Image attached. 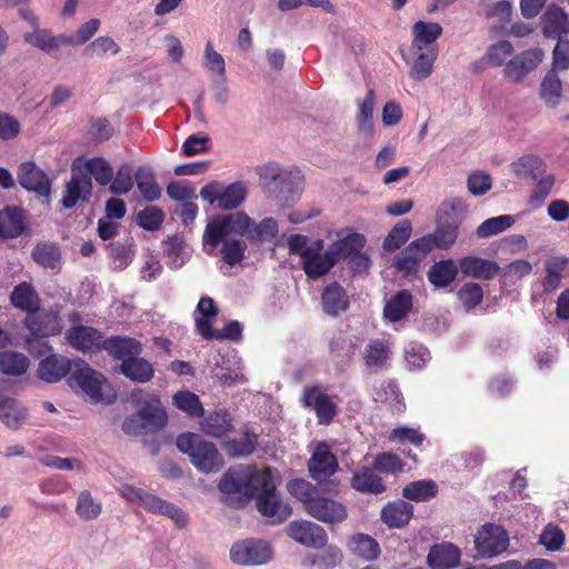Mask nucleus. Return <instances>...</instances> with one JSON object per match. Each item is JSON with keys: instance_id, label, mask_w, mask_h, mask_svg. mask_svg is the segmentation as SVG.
I'll use <instances>...</instances> for the list:
<instances>
[{"instance_id": "6e6d98bb", "label": "nucleus", "mask_w": 569, "mask_h": 569, "mask_svg": "<svg viewBox=\"0 0 569 569\" xmlns=\"http://www.w3.org/2000/svg\"><path fill=\"white\" fill-rule=\"evenodd\" d=\"M345 559L343 552L337 546H325L322 551L311 559V565L320 569H333L339 567Z\"/></svg>"}, {"instance_id": "412c9836", "label": "nucleus", "mask_w": 569, "mask_h": 569, "mask_svg": "<svg viewBox=\"0 0 569 569\" xmlns=\"http://www.w3.org/2000/svg\"><path fill=\"white\" fill-rule=\"evenodd\" d=\"M542 33L548 39L569 38V17L559 6L551 4L541 17Z\"/></svg>"}, {"instance_id": "c756f323", "label": "nucleus", "mask_w": 569, "mask_h": 569, "mask_svg": "<svg viewBox=\"0 0 569 569\" xmlns=\"http://www.w3.org/2000/svg\"><path fill=\"white\" fill-rule=\"evenodd\" d=\"M27 417L28 410L20 401L11 397L0 399V419L8 428L19 429Z\"/></svg>"}, {"instance_id": "3c124183", "label": "nucleus", "mask_w": 569, "mask_h": 569, "mask_svg": "<svg viewBox=\"0 0 569 569\" xmlns=\"http://www.w3.org/2000/svg\"><path fill=\"white\" fill-rule=\"evenodd\" d=\"M438 488L432 480H418L408 483L402 489V496L413 501H428L437 495Z\"/></svg>"}, {"instance_id": "13d9d810", "label": "nucleus", "mask_w": 569, "mask_h": 569, "mask_svg": "<svg viewBox=\"0 0 569 569\" xmlns=\"http://www.w3.org/2000/svg\"><path fill=\"white\" fill-rule=\"evenodd\" d=\"M101 503L92 498L90 491L83 490L79 493L76 506V513L82 520L88 521L97 519L101 513Z\"/></svg>"}, {"instance_id": "a211bd4d", "label": "nucleus", "mask_w": 569, "mask_h": 569, "mask_svg": "<svg viewBox=\"0 0 569 569\" xmlns=\"http://www.w3.org/2000/svg\"><path fill=\"white\" fill-rule=\"evenodd\" d=\"M306 511L325 523L341 522L347 518V510L342 503L318 495L307 501Z\"/></svg>"}, {"instance_id": "aec40b11", "label": "nucleus", "mask_w": 569, "mask_h": 569, "mask_svg": "<svg viewBox=\"0 0 569 569\" xmlns=\"http://www.w3.org/2000/svg\"><path fill=\"white\" fill-rule=\"evenodd\" d=\"M18 181L22 188L33 191L41 197H48L51 192L50 179L31 161L20 164Z\"/></svg>"}, {"instance_id": "4468645a", "label": "nucleus", "mask_w": 569, "mask_h": 569, "mask_svg": "<svg viewBox=\"0 0 569 569\" xmlns=\"http://www.w3.org/2000/svg\"><path fill=\"white\" fill-rule=\"evenodd\" d=\"M64 338L73 349L83 353H93L103 349L104 339L102 333L93 327L83 325L71 326L67 329Z\"/></svg>"}, {"instance_id": "2eb2a0df", "label": "nucleus", "mask_w": 569, "mask_h": 569, "mask_svg": "<svg viewBox=\"0 0 569 569\" xmlns=\"http://www.w3.org/2000/svg\"><path fill=\"white\" fill-rule=\"evenodd\" d=\"M310 477L319 485L326 482L338 469L336 456L327 443L316 446L308 462Z\"/></svg>"}, {"instance_id": "864d4df0", "label": "nucleus", "mask_w": 569, "mask_h": 569, "mask_svg": "<svg viewBox=\"0 0 569 569\" xmlns=\"http://www.w3.org/2000/svg\"><path fill=\"white\" fill-rule=\"evenodd\" d=\"M516 219L511 214H503L485 220L476 230L479 238H488L509 229Z\"/></svg>"}, {"instance_id": "4d7b16f0", "label": "nucleus", "mask_w": 569, "mask_h": 569, "mask_svg": "<svg viewBox=\"0 0 569 569\" xmlns=\"http://www.w3.org/2000/svg\"><path fill=\"white\" fill-rule=\"evenodd\" d=\"M411 222L407 219L398 222L388 233L383 241V248L387 251H395L407 242L411 234Z\"/></svg>"}, {"instance_id": "09e8293b", "label": "nucleus", "mask_w": 569, "mask_h": 569, "mask_svg": "<svg viewBox=\"0 0 569 569\" xmlns=\"http://www.w3.org/2000/svg\"><path fill=\"white\" fill-rule=\"evenodd\" d=\"M562 94V83L555 69L547 72L540 84V97L550 107H556Z\"/></svg>"}, {"instance_id": "680f3d73", "label": "nucleus", "mask_w": 569, "mask_h": 569, "mask_svg": "<svg viewBox=\"0 0 569 569\" xmlns=\"http://www.w3.org/2000/svg\"><path fill=\"white\" fill-rule=\"evenodd\" d=\"M457 296L462 306L470 310L481 303L483 290L479 283L468 282L458 290Z\"/></svg>"}, {"instance_id": "0e129e2a", "label": "nucleus", "mask_w": 569, "mask_h": 569, "mask_svg": "<svg viewBox=\"0 0 569 569\" xmlns=\"http://www.w3.org/2000/svg\"><path fill=\"white\" fill-rule=\"evenodd\" d=\"M513 53V46L507 40L491 44L486 52V59L491 66L500 67Z\"/></svg>"}, {"instance_id": "1a4fd4ad", "label": "nucleus", "mask_w": 569, "mask_h": 569, "mask_svg": "<svg viewBox=\"0 0 569 569\" xmlns=\"http://www.w3.org/2000/svg\"><path fill=\"white\" fill-rule=\"evenodd\" d=\"M475 546L481 557L491 558L507 550L509 537L501 526L488 523L478 530Z\"/></svg>"}, {"instance_id": "c03bdc74", "label": "nucleus", "mask_w": 569, "mask_h": 569, "mask_svg": "<svg viewBox=\"0 0 569 569\" xmlns=\"http://www.w3.org/2000/svg\"><path fill=\"white\" fill-rule=\"evenodd\" d=\"M92 183L90 178L72 177L67 184L66 193L62 197L61 203L66 209L73 208L78 200L87 199L91 194Z\"/></svg>"}, {"instance_id": "58836bf2", "label": "nucleus", "mask_w": 569, "mask_h": 569, "mask_svg": "<svg viewBox=\"0 0 569 569\" xmlns=\"http://www.w3.org/2000/svg\"><path fill=\"white\" fill-rule=\"evenodd\" d=\"M168 415L158 397L144 400V433L147 430L158 431L166 427Z\"/></svg>"}, {"instance_id": "f704fd0d", "label": "nucleus", "mask_w": 569, "mask_h": 569, "mask_svg": "<svg viewBox=\"0 0 569 569\" xmlns=\"http://www.w3.org/2000/svg\"><path fill=\"white\" fill-rule=\"evenodd\" d=\"M459 264L452 260H441L433 263L428 271V280L436 288L448 287L457 277Z\"/></svg>"}, {"instance_id": "c9c22d12", "label": "nucleus", "mask_w": 569, "mask_h": 569, "mask_svg": "<svg viewBox=\"0 0 569 569\" xmlns=\"http://www.w3.org/2000/svg\"><path fill=\"white\" fill-rule=\"evenodd\" d=\"M411 308L412 295L408 290L403 289L396 292L387 301L383 308V315L388 320L396 322L406 318Z\"/></svg>"}, {"instance_id": "a19ab883", "label": "nucleus", "mask_w": 569, "mask_h": 569, "mask_svg": "<svg viewBox=\"0 0 569 569\" xmlns=\"http://www.w3.org/2000/svg\"><path fill=\"white\" fill-rule=\"evenodd\" d=\"M257 445L258 436L246 430L241 437L226 441L223 448L229 457L246 458L254 452Z\"/></svg>"}, {"instance_id": "de8ad7c7", "label": "nucleus", "mask_w": 569, "mask_h": 569, "mask_svg": "<svg viewBox=\"0 0 569 569\" xmlns=\"http://www.w3.org/2000/svg\"><path fill=\"white\" fill-rule=\"evenodd\" d=\"M348 546L353 555L365 560H375L380 555L378 542L372 537L365 533L353 536Z\"/></svg>"}, {"instance_id": "c85d7f7f", "label": "nucleus", "mask_w": 569, "mask_h": 569, "mask_svg": "<svg viewBox=\"0 0 569 569\" xmlns=\"http://www.w3.org/2000/svg\"><path fill=\"white\" fill-rule=\"evenodd\" d=\"M512 173L518 179H538L547 171L546 162L536 154L527 153L510 164Z\"/></svg>"}, {"instance_id": "5fc2aeb1", "label": "nucleus", "mask_w": 569, "mask_h": 569, "mask_svg": "<svg viewBox=\"0 0 569 569\" xmlns=\"http://www.w3.org/2000/svg\"><path fill=\"white\" fill-rule=\"evenodd\" d=\"M278 222L276 219L268 217L262 219L259 223H253L250 227L249 240L252 242L271 241L278 234Z\"/></svg>"}, {"instance_id": "ddd939ff", "label": "nucleus", "mask_w": 569, "mask_h": 569, "mask_svg": "<svg viewBox=\"0 0 569 569\" xmlns=\"http://www.w3.org/2000/svg\"><path fill=\"white\" fill-rule=\"evenodd\" d=\"M301 403L305 408H312L318 422L329 425L337 415V406L331 398L322 392L320 386L306 387L302 391Z\"/></svg>"}, {"instance_id": "49530a36", "label": "nucleus", "mask_w": 569, "mask_h": 569, "mask_svg": "<svg viewBox=\"0 0 569 569\" xmlns=\"http://www.w3.org/2000/svg\"><path fill=\"white\" fill-rule=\"evenodd\" d=\"M391 349L382 339L371 340L365 348L363 359L368 367L382 368L389 359Z\"/></svg>"}, {"instance_id": "052dcab7", "label": "nucleus", "mask_w": 569, "mask_h": 569, "mask_svg": "<svg viewBox=\"0 0 569 569\" xmlns=\"http://www.w3.org/2000/svg\"><path fill=\"white\" fill-rule=\"evenodd\" d=\"M120 51V47L110 37L103 36L98 37L89 46L86 47L83 53L88 58L104 57L108 52L117 54Z\"/></svg>"}, {"instance_id": "393cba45", "label": "nucleus", "mask_w": 569, "mask_h": 569, "mask_svg": "<svg viewBox=\"0 0 569 569\" xmlns=\"http://www.w3.org/2000/svg\"><path fill=\"white\" fill-rule=\"evenodd\" d=\"M10 303L14 309L26 312L27 316L39 311L41 299L32 283L22 281L11 291Z\"/></svg>"}, {"instance_id": "603ef678", "label": "nucleus", "mask_w": 569, "mask_h": 569, "mask_svg": "<svg viewBox=\"0 0 569 569\" xmlns=\"http://www.w3.org/2000/svg\"><path fill=\"white\" fill-rule=\"evenodd\" d=\"M220 249L222 261L228 266H236L240 263L248 248L247 242L241 239L224 238Z\"/></svg>"}, {"instance_id": "9d476101", "label": "nucleus", "mask_w": 569, "mask_h": 569, "mask_svg": "<svg viewBox=\"0 0 569 569\" xmlns=\"http://www.w3.org/2000/svg\"><path fill=\"white\" fill-rule=\"evenodd\" d=\"M272 557L269 543L261 540H243L230 549V558L237 565L257 566L268 562Z\"/></svg>"}, {"instance_id": "473e14b6", "label": "nucleus", "mask_w": 569, "mask_h": 569, "mask_svg": "<svg viewBox=\"0 0 569 569\" xmlns=\"http://www.w3.org/2000/svg\"><path fill=\"white\" fill-rule=\"evenodd\" d=\"M459 560L460 551L452 543L433 546L428 553V563L432 569H448L455 567Z\"/></svg>"}, {"instance_id": "f257e3e1", "label": "nucleus", "mask_w": 569, "mask_h": 569, "mask_svg": "<svg viewBox=\"0 0 569 569\" xmlns=\"http://www.w3.org/2000/svg\"><path fill=\"white\" fill-rule=\"evenodd\" d=\"M260 183L269 198L282 207H289L300 198L303 176L297 168L268 163L260 169Z\"/></svg>"}, {"instance_id": "a878e982", "label": "nucleus", "mask_w": 569, "mask_h": 569, "mask_svg": "<svg viewBox=\"0 0 569 569\" xmlns=\"http://www.w3.org/2000/svg\"><path fill=\"white\" fill-rule=\"evenodd\" d=\"M200 421V430L212 438H222L227 436L233 428L232 418L224 409L203 413Z\"/></svg>"}, {"instance_id": "7ed1b4c3", "label": "nucleus", "mask_w": 569, "mask_h": 569, "mask_svg": "<svg viewBox=\"0 0 569 569\" xmlns=\"http://www.w3.org/2000/svg\"><path fill=\"white\" fill-rule=\"evenodd\" d=\"M99 27L100 20L93 18L82 23L73 36L63 33L54 36L50 30H42L33 34H28L26 37V43L53 58H58L62 47H73L86 43L96 34Z\"/></svg>"}, {"instance_id": "a18cd8bd", "label": "nucleus", "mask_w": 569, "mask_h": 569, "mask_svg": "<svg viewBox=\"0 0 569 569\" xmlns=\"http://www.w3.org/2000/svg\"><path fill=\"white\" fill-rule=\"evenodd\" d=\"M415 60L410 67L409 76L415 81H421L429 78L433 71V64L438 57V50H421L412 52Z\"/></svg>"}, {"instance_id": "6e6552de", "label": "nucleus", "mask_w": 569, "mask_h": 569, "mask_svg": "<svg viewBox=\"0 0 569 569\" xmlns=\"http://www.w3.org/2000/svg\"><path fill=\"white\" fill-rule=\"evenodd\" d=\"M23 327L29 331L27 342L58 336L62 332L63 323L59 310L41 309L27 315L22 321Z\"/></svg>"}, {"instance_id": "f3484780", "label": "nucleus", "mask_w": 569, "mask_h": 569, "mask_svg": "<svg viewBox=\"0 0 569 569\" xmlns=\"http://www.w3.org/2000/svg\"><path fill=\"white\" fill-rule=\"evenodd\" d=\"M323 241L318 240L303 252L302 269L311 279H318L327 274L336 264L327 249L323 253Z\"/></svg>"}, {"instance_id": "e2e57ef3", "label": "nucleus", "mask_w": 569, "mask_h": 569, "mask_svg": "<svg viewBox=\"0 0 569 569\" xmlns=\"http://www.w3.org/2000/svg\"><path fill=\"white\" fill-rule=\"evenodd\" d=\"M87 170L101 186H107L113 177L112 167L102 158H92L87 161Z\"/></svg>"}, {"instance_id": "4c0bfd02", "label": "nucleus", "mask_w": 569, "mask_h": 569, "mask_svg": "<svg viewBox=\"0 0 569 569\" xmlns=\"http://www.w3.org/2000/svg\"><path fill=\"white\" fill-rule=\"evenodd\" d=\"M30 367L29 358L19 351L6 350L0 352V372L6 376L19 377Z\"/></svg>"}, {"instance_id": "bb28decb", "label": "nucleus", "mask_w": 569, "mask_h": 569, "mask_svg": "<svg viewBox=\"0 0 569 569\" xmlns=\"http://www.w3.org/2000/svg\"><path fill=\"white\" fill-rule=\"evenodd\" d=\"M413 516V506L405 500L388 502L381 510V520L389 528H402Z\"/></svg>"}, {"instance_id": "b1692460", "label": "nucleus", "mask_w": 569, "mask_h": 569, "mask_svg": "<svg viewBox=\"0 0 569 569\" xmlns=\"http://www.w3.org/2000/svg\"><path fill=\"white\" fill-rule=\"evenodd\" d=\"M26 227V217L21 208L8 206L0 210V240L20 237Z\"/></svg>"}, {"instance_id": "ea45409f", "label": "nucleus", "mask_w": 569, "mask_h": 569, "mask_svg": "<svg viewBox=\"0 0 569 569\" xmlns=\"http://www.w3.org/2000/svg\"><path fill=\"white\" fill-rule=\"evenodd\" d=\"M31 256L39 266L47 269H57L61 262V250L56 242L43 241L37 243Z\"/></svg>"}, {"instance_id": "4be33fe9", "label": "nucleus", "mask_w": 569, "mask_h": 569, "mask_svg": "<svg viewBox=\"0 0 569 569\" xmlns=\"http://www.w3.org/2000/svg\"><path fill=\"white\" fill-rule=\"evenodd\" d=\"M411 52L421 50H438L436 41L442 34V27L438 22L417 21L412 26Z\"/></svg>"}, {"instance_id": "5701e85b", "label": "nucleus", "mask_w": 569, "mask_h": 569, "mask_svg": "<svg viewBox=\"0 0 569 569\" xmlns=\"http://www.w3.org/2000/svg\"><path fill=\"white\" fill-rule=\"evenodd\" d=\"M459 269L466 277L491 280L500 272V266L492 260L467 256L459 260Z\"/></svg>"}, {"instance_id": "37998d69", "label": "nucleus", "mask_w": 569, "mask_h": 569, "mask_svg": "<svg viewBox=\"0 0 569 569\" xmlns=\"http://www.w3.org/2000/svg\"><path fill=\"white\" fill-rule=\"evenodd\" d=\"M351 486L353 489L362 493L378 495L386 490L382 479L367 467L360 469L353 475Z\"/></svg>"}, {"instance_id": "0eeeda50", "label": "nucleus", "mask_w": 569, "mask_h": 569, "mask_svg": "<svg viewBox=\"0 0 569 569\" xmlns=\"http://www.w3.org/2000/svg\"><path fill=\"white\" fill-rule=\"evenodd\" d=\"M247 187L241 181H236L227 187L213 181L204 184L200 190V197L210 204H217L221 210H233L240 207L247 198Z\"/></svg>"}, {"instance_id": "f8f14e48", "label": "nucleus", "mask_w": 569, "mask_h": 569, "mask_svg": "<svg viewBox=\"0 0 569 569\" xmlns=\"http://www.w3.org/2000/svg\"><path fill=\"white\" fill-rule=\"evenodd\" d=\"M543 57L545 52L540 48L522 51L506 63L503 69L505 78L512 82L521 81L538 67Z\"/></svg>"}, {"instance_id": "423d86ee", "label": "nucleus", "mask_w": 569, "mask_h": 569, "mask_svg": "<svg viewBox=\"0 0 569 569\" xmlns=\"http://www.w3.org/2000/svg\"><path fill=\"white\" fill-rule=\"evenodd\" d=\"M262 470H256L251 466L238 465L229 468L220 479L218 489L224 495H238L244 501L253 498L262 482L259 476Z\"/></svg>"}, {"instance_id": "39448f33", "label": "nucleus", "mask_w": 569, "mask_h": 569, "mask_svg": "<svg viewBox=\"0 0 569 569\" xmlns=\"http://www.w3.org/2000/svg\"><path fill=\"white\" fill-rule=\"evenodd\" d=\"M262 482L256 495V505L259 512L271 525H279L286 521L292 513L289 503L282 501L277 492V477L271 468H264L263 473L259 476Z\"/></svg>"}, {"instance_id": "338daca9", "label": "nucleus", "mask_w": 569, "mask_h": 569, "mask_svg": "<svg viewBox=\"0 0 569 569\" xmlns=\"http://www.w3.org/2000/svg\"><path fill=\"white\" fill-rule=\"evenodd\" d=\"M532 271V266L529 261L520 259L516 260L508 266H506L503 269L500 268L499 276L505 281H517L526 276L530 274Z\"/></svg>"}, {"instance_id": "72a5a7b5", "label": "nucleus", "mask_w": 569, "mask_h": 569, "mask_svg": "<svg viewBox=\"0 0 569 569\" xmlns=\"http://www.w3.org/2000/svg\"><path fill=\"white\" fill-rule=\"evenodd\" d=\"M366 239L359 233H349L345 238H341L332 242L329 247V254L332 257L335 263L341 259H349L357 251H361L365 247Z\"/></svg>"}, {"instance_id": "9b49d317", "label": "nucleus", "mask_w": 569, "mask_h": 569, "mask_svg": "<svg viewBox=\"0 0 569 569\" xmlns=\"http://www.w3.org/2000/svg\"><path fill=\"white\" fill-rule=\"evenodd\" d=\"M287 535L297 543L313 548L321 549L327 545L328 536L326 530L308 520H295L289 523Z\"/></svg>"}, {"instance_id": "6ab92c4d", "label": "nucleus", "mask_w": 569, "mask_h": 569, "mask_svg": "<svg viewBox=\"0 0 569 569\" xmlns=\"http://www.w3.org/2000/svg\"><path fill=\"white\" fill-rule=\"evenodd\" d=\"M72 368L74 361L63 355L51 353L39 362L37 377L47 383H54L67 377Z\"/></svg>"}, {"instance_id": "e433bc0d", "label": "nucleus", "mask_w": 569, "mask_h": 569, "mask_svg": "<svg viewBox=\"0 0 569 569\" xmlns=\"http://www.w3.org/2000/svg\"><path fill=\"white\" fill-rule=\"evenodd\" d=\"M373 109L375 92L370 89L368 90L365 99L358 102V112L356 117L358 131L365 138H370L373 134Z\"/></svg>"}, {"instance_id": "bf43d9fd", "label": "nucleus", "mask_w": 569, "mask_h": 569, "mask_svg": "<svg viewBox=\"0 0 569 569\" xmlns=\"http://www.w3.org/2000/svg\"><path fill=\"white\" fill-rule=\"evenodd\" d=\"M432 239H435L436 248L438 249H448L450 248L457 240L458 237V223L452 221H441L436 231L430 233Z\"/></svg>"}, {"instance_id": "2f4dec72", "label": "nucleus", "mask_w": 569, "mask_h": 569, "mask_svg": "<svg viewBox=\"0 0 569 569\" xmlns=\"http://www.w3.org/2000/svg\"><path fill=\"white\" fill-rule=\"evenodd\" d=\"M102 350L114 359L123 360L140 352L141 345L138 340L129 337L112 336L104 339Z\"/></svg>"}, {"instance_id": "cd10ccee", "label": "nucleus", "mask_w": 569, "mask_h": 569, "mask_svg": "<svg viewBox=\"0 0 569 569\" xmlns=\"http://www.w3.org/2000/svg\"><path fill=\"white\" fill-rule=\"evenodd\" d=\"M323 311L332 317H338L349 307V299L345 289L337 282L328 284L321 296Z\"/></svg>"}, {"instance_id": "20e7f679", "label": "nucleus", "mask_w": 569, "mask_h": 569, "mask_svg": "<svg viewBox=\"0 0 569 569\" xmlns=\"http://www.w3.org/2000/svg\"><path fill=\"white\" fill-rule=\"evenodd\" d=\"M251 224V218L244 212H234L211 219L202 236L204 251L212 254L219 243L230 236L249 238Z\"/></svg>"}, {"instance_id": "79ce46f5", "label": "nucleus", "mask_w": 569, "mask_h": 569, "mask_svg": "<svg viewBox=\"0 0 569 569\" xmlns=\"http://www.w3.org/2000/svg\"><path fill=\"white\" fill-rule=\"evenodd\" d=\"M144 510L167 516L180 527L187 523V515L181 509L153 495H144Z\"/></svg>"}, {"instance_id": "69168bd1", "label": "nucleus", "mask_w": 569, "mask_h": 569, "mask_svg": "<svg viewBox=\"0 0 569 569\" xmlns=\"http://www.w3.org/2000/svg\"><path fill=\"white\" fill-rule=\"evenodd\" d=\"M373 398L376 401H388L393 403L399 411L403 408L401 393L395 381H383L375 391Z\"/></svg>"}, {"instance_id": "8fccbe9b", "label": "nucleus", "mask_w": 569, "mask_h": 569, "mask_svg": "<svg viewBox=\"0 0 569 569\" xmlns=\"http://www.w3.org/2000/svg\"><path fill=\"white\" fill-rule=\"evenodd\" d=\"M172 403L176 408L190 417H201L204 413L200 398L189 390L176 392L172 397Z\"/></svg>"}, {"instance_id": "f03ea898", "label": "nucleus", "mask_w": 569, "mask_h": 569, "mask_svg": "<svg viewBox=\"0 0 569 569\" xmlns=\"http://www.w3.org/2000/svg\"><path fill=\"white\" fill-rule=\"evenodd\" d=\"M177 448L189 457L192 466L203 473L219 472L224 460L217 446L203 439L200 435L184 432L177 437Z\"/></svg>"}, {"instance_id": "7c9ffc66", "label": "nucleus", "mask_w": 569, "mask_h": 569, "mask_svg": "<svg viewBox=\"0 0 569 569\" xmlns=\"http://www.w3.org/2000/svg\"><path fill=\"white\" fill-rule=\"evenodd\" d=\"M196 328L198 332L206 339H227L237 341L242 337V326L237 320L229 321L222 331H217L212 329L211 321L209 319H197Z\"/></svg>"}, {"instance_id": "774afa93", "label": "nucleus", "mask_w": 569, "mask_h": 569, "mask_svg": "<svg viewBox=\"0 0 569 569\" xmlns=\"http://www.w3.org/2000/svg\"><path fill=\"white\" fill-rule=\"evenodd\" d=\"M430 355L426 347L420 343L411 342L405 349V358L409 368L420 369L428 361Z\"/></svg>"}, {"instance_id": "dca6fc26", "label": "nucleus", "mask_w": 569, "mask_h": 569, "mask_svg": "<svg viewBox=\"0 0 569 569\" xmlns=\"http://www.w3.org/2000/svg\"><path fill=\"white\" fill-rule=\"evenodd\" d=\"M71 379L94 401L102 399L101 389L106 378L102 373L93 370L84 360L78 359L74 361Z\"/></svg>"}]
</instances>
